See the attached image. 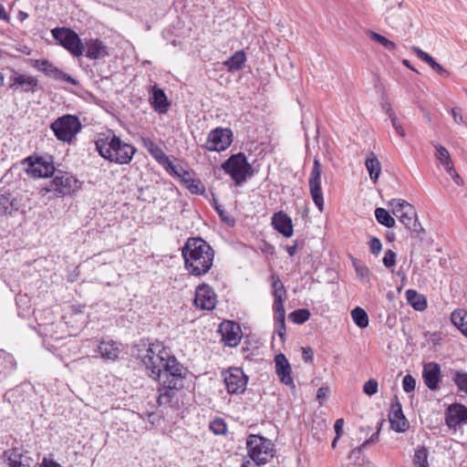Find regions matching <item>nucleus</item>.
<instances>
[{"label":"nucleus","instance_id":"1","mask_svg":"<svg viewBox=\"0 0 467 467\" xmlns=\"http://www.w3.org/2000/svg\"><path fill=\"white\" fill-rule=\"evenodd\" d=\"M141 360L148 375L158 380L157 403L160 407L173 406L178 390L183 389L187 369L161 343L150 344Z\"/></svg>","mask_w":467,"mask_h":467},{"label":"nucleus","instance_id":"2","mask_svg":"<svg viewBox=\"0 0 467 467\" xmlns=\"http://www.w3.org/2000/svg\"><path fill=\"white\" fill-rule=\"evenodd\" d=\"M182 255L185 269L194 276H202L213 266L214 251L213 247L201 237H190L186 240Z\"/></svg>","mask_w":467,"mask_h":467},{"label":"nucleus","instance_id":"3","mask_svg":"<svg viewBox=\"0 0 467 467\" xmlns=\"http://www.w3.org/2000/svg\"><path fill=\"white\" fill-rule=\"evenodd\" d=\"M99 155L110 162L128 164L131 161L136 149L120 140L112 130L101 133L95 142Z\"/></svg>","mask_w":467,"mask_h":467},{"label":"nucleus","instance_id":"4","mask_svg":"<svg viewBox=\"0 0 467 467\" xmlns=\"http://www.w3.org/2000/svg\"><path fill=\"white\" fill-rule=\"evenodd\" d=\"M222 169L230 175L236 186L242 185L247 177L254 173L253 167L244 152L231 155L222 163Z\"/></svg>","mask_w":467,"mask_h":467},{"label":"nucleus","instance_id":"5","mask_svg":"<svg viewBox=\"0 0 467 467\" xmlns=\"http://www.w3.org/2000/svg\"><path fill=\"white\" fill-rule=\"evenodd\" d=\"M56 138L64 142H70L82 128L77 116L67 114L57 118L50 125Z\"/></svg>","mask_w":467,"mask_h":467},{"label":"nucleus","instance_id":"6","mask_svg":"<svg viewBox=\"0 0 467 467\" xmlns=\"http://www.w3.org/2000/svg\"><path fill=\"white\" fill-rule=\"evenodd\" d=\"M52 36L64 48H66L74 57H81L85 47L79 36L71 28L56 27L51 30Z\"/></svg>","mask_w":467,"mask_h":467},{"label":"nucleus","instance_id":"7","mask_svg":"<svg viewBox=\"0 0 467 467\" xmlns=\"http://www.w3.org/2000/svg\"><path fill=\"white\" fill-rule=\"evenodd\" d=\"M248 455L256 465L264 464L273 457V444L260 435H250L246 441Z\"/></svg>","mask_w":467,"mask_h":467},{"label":"nucleus","instance_id":"8","mask_svg":"<svg viewBox=\"0 0 467 467\" xmlns=\"http://www.w3.org/2000/svg\"><path fill=\"white\" fill-rule=\"evenodd\" d=\"M25 163L27 164L26 172L33 178H47L56 172L53 157L50 155L29 156Z\"/></svg>","mask_w":467,"mask_h":467},{"label":"nucleus","instance_id":"9","mask_svg":"<svg viewBox=\"0 0 467 467\" xmlns=\"http://www.w3.org/2000/svg\"><path fill=\"white\" fill-rule=\"evenodd\" d=\"M53 179L47 192H55L60 196L69 195L80 188V182L70 173L57 171L54 173Z\"/></svg>","mask_w":467,"mask_h":467},{"label":"nucleus","instance_id":"10","mask_svg":"<svg viewBox=\"0 0 467 467\" xmlns=\"http://www.w3.org/2000/svg\"><path fill=\"white\" fill-rule=\"evenodd\" d=\"M233 139L234 133L229 128L217 127L209 132L204 148L208 151H223L231 146Z\"/></svg>","mask_w":467,"mask_h":467},{"label":"nucleus","instance_id":"11","mask_svg":"<svg viewBox=\"0 0 467 467\" xmlns=\"http://www.w3.org/2000/svg\"><path fill=\"white\" fill-rule=\"evenodd\" d=\"M322 165L317 158L314 159L313 167L309 175L308 184L311 198L319 210L324 211V198L321 189Z\"/></svg>","mask_w":467,"mask_h":467},{"label":"nucleus","instance_id":"12","mask_svg":"<svg viewBox=\"0 0 467 467\" xmlns=\"http://www.w3.org/2000/svg\"><path fill=\"white\" fill-rule=\"evenodd\" d=\"M33 67L43 72L47 77L54 78L59 81H66L74 86H78L79 83L77 79L73 78L56 66H54L47 59H36L34 60Z\"/></svg>","mask_w":467,"mask_h":467},{"label":"nucleus","instance_id":"13","mask_svg":"<svg viewBox=\"0 0 467 467\" xmlns=\"http://www.w3.org/2000/svg\"><path fill=\"white\" fill-rule=\"evenodd\" d=\"M248 378L240 368H231L224 377L226 389L230 394H241L246 389Z\"/></svg>","mask_w":467,"mask_h":467},{"label":"nucleus","instance_id":"14","mask_svg":"<svg viewBox=\"0 0 467 467\" xmlns=\"http://www.w3.org/2000/svg\"><path fill=\"white\" fill-rule=\"evenodd\" d=\"M24 206L23 197L17 193L7 191L0 192V215L13 216Z\"/></svg>","mask_w":467,"mask_h":467},{"label":"nucleus","instance_id":"15","mask_svg":"<svg viewBox=\"0 0 467 467\" xmlns=\"http://www.w3.org/2000/svg\"><path fill=\"white\" fill-rule=\"evenodd\" d=\"M194 305L203 310H213L216 306V295L213 289L207 284L199 285L196 287Z\"/></svg>","mask_w":467,"mask_h":467},{"label":"nucleus","instance_id":"16","mask_svg":"<svg viewBox=\"0 0 467 467\" xmlns=\"http://www.w3.org/2000/svg\"><path fill=\"white\" fill-rule=\"evenodd\" d=\"M4 456L7 457L9 467H36L29 451L23 447H12L4 451Z\"/></svg>","mask_w":467,"mask_h":467},{"label":"nucleus","instance_id":"17","mask_svg":"<svg viewBox=\"0 0 467 467\" xmlns=\"http://www.w3.org/2000/svg\"><path fill=\"white\" fill-rule=\"evenodd\" d=\"M445 422L450 429L467 424V408L460 403L451 404L445 412Z\"/></svg>","mask_w":467,"mask_h":467},{"label":"nucleus","instance_id":"18","mask_svg":"<svg viewBox=\"0 0 467 467\" xmlns=\"http://www.w3.org/2000/svg\"><path fill=\"white\" fill-rule=\"evenodd\" d=\"M219 332L222 334V339L228 347H236L241 340L240 326L234 321H223L219 327Z\"/></svg>","mask_w":467,"mask_h":467},{"label":"nucleus","instance_id":"19","mask_svg":"<svg viewBox=\"0 0 467 467\" xmlns=\"http://www.w3.org/2000/svg\"><path fill=\"white\" fill-rule=\"evenodd\" d=\"M422 378L428 389L432 391L437 390L441 379V366L433 361L425 363L422 369Z\"/></svg>","mask_w":467,"mask_h":467},{"label":"nucleus","instance_id":"20","mask_svg":"<svg viewBox=\"0 0 467 467\" xmlns=\"http://www.w3.org/2000/svg\"><path fill=\"white\" fill-rule=\"evenodd\" d=\"M38 86V80L32 76L14 73L10 77L9 88L14 91L34 92Z\"/></svg>","mask_w":467,"mask_h":467},{"label":"nucleus","instance_id":"21","mask_svg":"<svg viewBox=\"0 0 467 467\" xmlns=\"http://www.w3.org/2000/svg\"><path fill=\"white\" fill-rule=\"evenodd\" d=\"M389 420L392 430L396 432H404L408 429V421L403 414L401 404L398 398L391 402Z\"/></svg>","mask_w":467,"mask_h":467},{"label":"nucleus","instance_id":"22","mask_svg":"<svg viewBox=\"0 0 467 467\" xmlns=\"http://www.w3.org/2000/svg\"><path fill=\"white\" fill-rule=\"evenodd\" d=\"M275 372L280 381L292 389H296L294 379L291 376V366L284 354H278L275 358Z\"/></svg>","mask_w":467,"mask_h":467},{"label":"nucleus","instance_id":"23","mask_svg":"<svg viewBox=\"0 0 467 467\" xmlns=\"http://www.w3.org/2000/svg\"><path fill=\"white\" fill-rule=\"evenodd\" d=\"M86 57L89 59H101L109 56V47L99 38L86 39L84 44Z\"/></svg>","mask_w":467,"mask_h":467},{"label":"nucleus","instance_id":"24","mask_svg":"<svg viewBox=\"0 0 467 467\" xmlns=\"http://www.w3.org/2000/svg\"><path fill=\"white\" fill-rule=\"evenodd\" d=\"M272 225L275 231L285 237H291L294 233L292 219L283 211L275 213L272 216Z\"/></svg>","mask_w":467,"mask_h":467},{"label":"nucleus","instance_id":"25","mask_svg":"<svg viewBox=\"0 0 467 467\" xmlns=\"http://www.w3.org/2000/svg\"><path fill=\"white\" fill-rule=\"evenodd\" d=\"M100 357L109 361H115L120 353L119 345L113 340H102L97 346Z\"/></svg>","mask_w":467,"mask_h":467},{"label":"nucleus","instance_id":"26","mask_svg":"<svg viewBox=\"0 0 467 467\" xmlns=\"http://www.w3.org/2000/svg\"><path fill=\"white\" fill-rule=\"evenodd\" d=\"M406 212L400 215V222L410 232L419 233L420 224L417 220V213L412 205H405Z\"/></svg>","mask_w":467,"mask_h":467},{"label":"nucleus","instance_id":"27","mask_svg":"<svg viewBox=\"0 0 467 467\" xmlns=\"http://www.w3.org/2000/svg\"><path fill=\"white\" fill-rule=\"evenodd\" d=\"M151 99V104L155 111L160 114H164L168 111L170 103L168 102L166 94L161 88L157 87L153 88Z\"/></svg>","mask_w":467,"mask_h":467},{"label":"nucleus","instance_id":"28","mask_svg":"<svg viewBox=\"0 0 467 467\" xmlns=\"http://www.w3.org/2000/svg\"><path fill=\"white\" fill-rule=\"evenodd\" d=\"M413 51L417 55L419 58L427 63L434 71H436L439 75L444 78H448L450 76V72L445 69L442 66H441L435 59L429 55L428 53L421 50L420 47H413Z\"/></svg>","mask_w":467,"mask_h":467},{"label":"nucleus","instance_id":"29","mask_svg":"<svg viewBox=\"0 0 467 467\" xmlns=\"http://www.w3.org/2000/svg\"><path fill=\"white\" fill-rule=\"evenodd\" d=\"M370 180L376 183L381 173V164L374 152H370L365 161Z\"/></svg>","mask_w":467,"mask_h":467},{"label":"nucleus","instance_id":"30","mask_svg":"<svg viewBox=\"0 0 467 467\" xmlns=\"http://www.w3.org/2000/svg\"><path fill=\"white\" fill-rule=\"evenodd\" d=\"M408 303L417 311H423L427 307V302L423 296L413 289H408L405 293Z\"/></svg>","mask_w":467,"mask_h":467},{"label":"nucleus","instance_id":"31","mask_svg":"<svg viewBox=\"0 0 467 467\" xmlns=\"http://www.w3.org/2000/svg\"><path fill=\"white\" fill-rule=\"evenodd\" d=\"M246 56L244 51L239 50L224 62V66L229 71H238L243 68Z\"/></svg>","mask_w":467,"mask_h":467},{"label":"nucleus","instance_id":"32","mask_svg":"<svg viewBox=\"0 0 467 467\" xmlns=\"http://www.w3.org/2000/svg\"><path fill=\"white\" fill-rule=\"evenodd\" d=\"M451 320L467 337V311L463 309L454 310L451 315Z\"/></svg>","mask_w":467,"mask_h":467},{"label":"nucleus","instance_id":"33","mask_svg":"<svg viewBox=\"0 0 467 467\" xmlns=\"http://www.w3.org/2000/svg\"><path fill=\"white\" fill-rule=\"evenodd\" d=\"M451 375L458 390L467 394V372L464 370L451 369Z\"/></svg>","mask_w":467,"mask_h":467},{"label":"nucleus","instance_id":"34","mask_svg":"<svg viewBox=\"0 0 467 467\" xmlns=\"http://www.w3.org/2000/svg\"><path fill=\"white\" fill-rule=\"evenodd\" d=\"M143 144L154 159L160 163L161 161H167V155L162 149L150 139H143Z\"/></svg>","mask_w":467,"mask_h":467},{"label":"nucleus","instance_id":"35","mask_svg":"<svg viewBox=\"0 0 467 467\" xmlns=\"http://www.w3.org/2000/svg\"><path fill=\"white\" fill-rule=\"evenodd\" d=\"M375 217L379 223L388 228L394 227L396 222L394 218L389 214V211L384 208L378 207L375 209Z\"/></svg>","mask_w":467,"mask_h":467},{"label":"nucleus","instance_id":"36","mask_svg":"<svg viewBox=\"0 0 467 467\" xmlns=\"http://www.w3.org/2000/svg\"><path fill=\"white\" fill-rule=\"evenodd\" d=\"M270 279L272 283V295L274 299L285 298L286 291L279 276L276 274H273L271 275Z\"/></svg>","mask_w":467,"mask_h":467},{"label":"nucleus","instance_id":"37","mask_svg":"<svg viewBox=\"0 0 467 467\" xmlns=\"http://www.w3.org/2000/svg\"><path fill=\"white\" fill-rule=\"evenodd\" d=\"M351 317L358 327L365 328L368 326V316L363 308L356 306L351 311Z\"/></svg>","mask_w":467,"mask_h":467},{"label":"nucleus","instance_id":"38","mask_svg":"<svg viewBox=\"0 0 467 467\" xmlns=\"http://www.w3.org/2000/svg\"><path fill=\"white\" fill-rule=\"evenodd\" d=\"M432 145L436 149L435 157L440 161V163L446 168L447 166L451 165L452 163L451 155L448 151V150L440 145L432 142Z\"/></svg>","mask_w":467,"mask_h":467},{"label":"nucleus","instance_id":"39","mask_svg":"<svg viewBox=\"0 0 467 467\" xmlns=\"http://www.w3.org/2000/svg\"><path fill=\"white\" fill-rule=\"evenodd\" d=\"M413 463L416 467H429L428 450L424 447H419L413 456Z\"/></svg>","mask_w":467,"mask_h":467},{"label":"nucleus","instance_id":"40","mask_svg":"<svg viewBox=\"0 0 467 467\" xmlns=\"http://www.w3.org/2000/svg\"><path fill=\"white\" fill-rule=\"evenodd\" d=\"M310 317V312L306 308H300L294 310L289 314L290 320L297 325H302L306 322Z\"/></svg>","mask_w":467,"mask_h":467},{"label":"nucleus","instance_id":"41","mask_svg":"<svg viewBox=\"0 0 467 467\" xmlns=\"http://www.w3.org/2000/svg\"><path fill=\"white\" fill-rule=\"evenodd\" d=\"M209 428L215 435H225L228 431L227 424L222 418L213 420L210 422Z\"/></svg>","mask_w":467,"mask_h":467},{"label":"nucleus","instance_id":"42","mask_svg":"<svg viewBox=\"0 0 467 467\" xmlns=\"http://www.w3.org/2000/svg\"><path fill=\"white\" fill-rule=\"evenodd\" d=\"M389 205L392 207V213L397 218L400 219V215H402V213H404L407 210V208H405V205H411V204L402 199H392L389 202Z\"/></svg>","mask_w":467,"mask_h":467},{"label":"nucleus","instance_id":"43","mask_svg":"<svg viewBox=\"0 0 467 467\" xmlns=\"http://www.w3.org/2000/svg\"><path fill=\"white\" fill-rule=\"evenodd\" d=\"M369 35L372 40L382 45L389 51H394L397 48V46L394 42L389 40L387 37L381 36L373 31H369Z\"/></svg>","mask_w":467,"mask_h":467},{"label":"nucleus","instance_id":"44","mask_svg":"<svg viewBox=\"0 0 467 467\" xmlns=\"http://www.w3.org/2000/svg\"><path fill=\"white\" fill-rule=\"evenodd\" d=\"M396 253L392 250H387L382 258L384 266L388 269H391L396 265Z\"/></svg>","mask_w":467,"mask_h":467},{"label":"nucleus","instance_id":"45","mask_svg":"<svg viewBox=\"0 0 467 467\" xmlns=\"http://www.w3.org/2000/svg\"><path fill=\"white\" fill-rule=\"evenodd\" d=\"M379 383L377 379H370L365 382L363 386V391L368 396H372L378 392Z\"/></svg>","mask_w":467,"mask_h":467},{"label":"nucleus","instance_id":"46","mask_svg":"<svg viewBox=\"0 0 467 467\" xmlns=\"http://www.w3.org/2000/svg\"><path fill=\"white\" fill-rule=\"evenodd\" d=\"M402 387L407 393L413 391L416 387L415 379L411 375H406L402 380Z\"/></svg>","mask_w":467,"mask_h":467},{"label":"nucleus","instance_id":"47","mask_svg":"<svg viewBox=\"0 0 467 467\" xmlns=\"http://www.w3.org/2000/svg\"><path fill=\"white\" fill-rule=\"evenodd\" d=\"M368 247L372 254L378 255L382 250V244L378 237H371L368 242Z\"/></svg>","mask_w":467,"mask_h":467},{"label":"nucleus","instance_id":"48","mask_svg":"<svg viewBox=\"0 0 467 467\" xmlns=\"http://www.w3.org/2000/svg\"><path fill=\"white\" fill-rule=\"evenodd\" d=\"M185 187L193 194H202L204 191L201 182L195 181L194 179H192Z\"/></svg>","mask_w":467,"mask_h":467},{"label":"nucleus","instance_id":"49","mask_svg":"<svg viewBox=\"0 0 467 467\" xmlns=\"http://www.w3.org/2000/svg\"><path fill=\"white\" fill-rule=\"evenodd\" d=\"M444 169L446 170L447 173L451 177V179L454 181V182L457 185L461 186L463 184V180L459 175V173L455 171L453 163H451V165L447 166Z\"/></svg>","mask_w":467,"mask_h":467},{"label":"nucleus","instance_id":"50","mask_svg":"<svg viewBox=\"0 0 467 467\" xmlns=\"http://www.w3.org/2000/svg\"><path fill=\"white\" fill-rule=\"evenodd\" d=\"M160 164H161L171 175L176 176V174H178L179 170L168 156L167 161H161Z\"/></svg>","mask_w":467,"mask_h":467},{"label":"nucleus","instance_id":"51","mask_svg":"<svg viewBox=\"0 0 467 467\" xmlns=\"http://www.w3.org/2000/svg\"><path fill=\"white\" fill-rule=\"evenodd\" d=\"M355 270L358 277L362 279L368 278L369 270L366 265L355 264Z\"/></svg>","mask_w":467,"mask_h":467},{"label":"nucleus","instance_id":"52","mask_svg":"<svg viewBox=\"0 0 467 467\" xmlns=\"http://www.w3.org/2000/svg\"><path fill=\"white\" fill-rule=\"evenodd\" d=\"M37 467H63L60 463L56 462L51 455L44 457L42 462Z\"/></svg>","mask_w":467,"mask_h":467},{"label":"nucleus","instance_id":"53","mask_svg":"<svg viewBox=\"0 0 467 467\" xmlns=\"http://www.w3.org/2000/svg\"><path fill=\"white\" fill-rule=\"evenodd\" d=\"M383 422H384L383 420H381L380 421L378 422V431L375 433H373L368 440L365 441L361 444L360 448H366L369 442H374L379 439V431H380Z\"/></svg>","mask_w":467,"mask_h":467},{"label":"nucleus","instance_id":"54","mask_svg":"<svg viewBox=\"0 0 467 467\" xmlns=\"http://www.w3.org/2000/svg\"><path fill=\"white\" fill-rule=\"evenodd\" d=\"M391 124L397 134H399L400 137H405V130H403L400 122L399 121L398 118L395 116L390 119Z\"/></svg>","mask_w":467,"mask_h":467},{"label":"nucleus","instance_id":"55","mask_svg":"<svg viewBox=\"0 0 467 467\" xmlns=\"http://www.w3.org/2000/svg\"><path fill=\"white\" fill-rule=\"evenodd\" d=\"M176 177L180 178L182 182H183V184L185 186L192 180L190 171H185L183 169H182L181 171H178V174H176Z\"/></svg>","mask_w":467,"mask_h":467},{"label":"nucleus","instance_id":"56","mask_svg":"<svg viewBox=\"0 0 467 467\" xmlns=\"http://www.w3.org/2000/svg\"><path fill=\"white\" fill-rule=\"evenodd\" d=\"M329 392L330 389L328 387H320L317 389V400L319 401L320 404L322 403V400L328 396Z\"/></svg>","mask_w":467,"mask_h":467},{"label":"nucleus","instance_id":"57","mask_svg":"<svg viewBox=\"0 0 467 467\" xmlns=\"http://www.w3.org/2000/svg\"><path fill=\"white\" fill-rule=\"evenodd\" d=\"M285 298L274 299L273 308L276 314L285 313L284 306V300Z\"/></svg>","mask_w":467,"mask_h":467},{"label":"nucleus","instance_id":"58","mask_svg":"<svg viewBox=\"0 0 467 467\" xmlns=\"http://www.w3.org/2000/svg\"><path fill=\"white\" fill-rule=\"evenodd\" d=\"M451 115L454 119V121L458 124H463V118L462 115V110L459 108H453L451 109Z\"/></svg>","mask_w":467,"mask_h":467},{"label":"nucleus","instance_id":"59","mask_svg":"<svg viewBox=\"0 0 467 467\" xmlns=\"http://www.w3.org/2000/svg\"><path fill=\"white\" fill-rule=\"evenodd\" d=\"M343 427H344V420L337 419L334 424V430H335V432H336V435L337 436V438H340L342 436Z\"/></svg>","mask_w":467,"mask_h":467},{"label":"nucleus","instance_id":"60","mask_svg":"<svg viewBox=\"0 0 467 467\" xmlns=\"http://www.w3.org/2000/svg\"><path fill=\"white\" fill-rule=\"evenodd\" d=\"M302 357L306 362L313 361V350L311 348H302Z\"/></svg>","mask_w":467,"mask_h":467},{"label":"nucleus","instance_id":"61","mask_svg":"<svg viewBox=\"0 0 467 467\" xmlns=\"http://www.w3.org/2000/svg\"><path fill=\"white\" fill-rule=\"evenodd\" d=\"M214 209L217 212V213L219 214L222 221L226 222L228 224H230V221L225 216L224 210L222 208V206L220 204H218L217 202H214Z\"/></svg>","mask_w":467,"mask_h":467},{"label":"nucleus","instance_id":"62","mask_svg":"<svg viewBox=\"0 0 467 467\" xmlns=\"http://www.w3.org/2000/svg\"><path fill=\"white\" fill-rule=\"evenodd\" d=\"M382 109L386 111L389 119L395 117V113L391 108V105L388 102L382 104Z\"/></svg>","mask_w":467,"mask_h":467},{"label":"nucleus","instance_id":"63","mask_svg":"<svg viewBox=\"0 0 467 467\" xmlns=\"http://www.w3.org/2000/svg\"><path fill=\"white\" fill-rule=\"evenodd\" d=\"M275 332L278 334V336L281 338L285 337V325H275Z\"/></svg>","mask_w":467,"mask_h":467},{"label":"nucleus","instance_id":"64","mask_svg":"<svg viewBox=\"0 0 467 467\" xmlns=\"http://www.w3.org/2000/svg\"><path fill=\"white\" fill-rule=\"evenodd\" d=\"M285 250L290 256H294L297 251V244H295L293 245H287Z\"/></svg>","mask_w":467,"mask_h":467}]
</instances>
